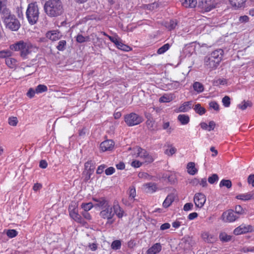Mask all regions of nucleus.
Segmentation results:
<instances>
[{
  "label": "nucleus",
  "instance_id": "f257e3e1",
  "mask_svg": "<svg viewBox=\"0 0 254 254\" xmlns=\"http://www.w3.org/2000/svg\"><path fill=\"white\" fill-rule=\"evenodd\" d=\"M93 200L96 202L94 207H98L101 210L100 212V217L107 219L108 223H113L114 222V220H112L114 217L113 205H111L109 201L104 198H93Z\"/></svg>",
  "mask_w": 254,
  "mask_h": 254
},
{
  "label": "nucleus",
  "instance_id": "f03ea898",
  "mask_svg": "<svg viewBox=\"0 0 254 254\" xmlns=\"http://www.w3.org/2000/svg\"><path fill=\"white\" fill-rule=\"evenodd\" d=\"M11 50L20 51V56L23 59H26L32 52H34L36 48L29 42L23 40L19 41L9 46Z\"/></svg>",
  "mask_w": 254,
  "mask_h": 254
},
{
  "label": "nucleus",
  "instance_id": "7ed1b4c3",
  "mask_svg": "<svg viewBox=\"0 0 254 254\" xmlns=\"http://www.w3.org/2000/svg\"><path fill=\"white\" fill-rule=\"evenodd\" d=\"M44 10L51 17L59 16L63 12V7L60 0H49L44 5Z\"/></svg>",
  "mask_w": 254,
  "mask_h": 254
},
{
  "label": "nucleus",
  "instance_id": "20e7f679",
  "mask_svg": "<svg viewBox=\"0 0 254 254\" xmlns=\"http://www.w3.org/2000/svg\"><path fill=\"white\" fill-rule=\"evenodd\" d=\"M26 15L30 24L33 25L37 23L39 17V10L36 2H32L28 4Z\"/></svg>",
  "mask_w": 254,
  "mask_h": 254
},
{
  "label": "nucleus",
  "instance_id": "39448f33",
  "mask_svg": "<svg viewBox=\"0 0 254 254\" xmlns=\"http://www.w3.org/2000/svg\"><path fill=\"white\" fill-rule=\"evenodd\" d=\"M3 16V22L6 28L12 31H17L20 27V24L17 19L13 15L10 14L2 13Z\"/></svg>",
  "mask_w": 254,
  "mask_h": 254
},
{
  "label": "nucleus",
  "instance_id": "423d86ee",
  "mask_svg": "<svg viewBox=\"0 0 254 254\" xmlns=\"http://www.w3.org/2000/svg\"><path fill=\"white\" fill-rule=\"evenodd\" d=\"M124 119L127 125L129 127L139 125L143 121L142 117L134 113L126 115Z\"/></svg>",
  "mask_w": 254,
  "mask_h": 254
},
{
  "label": "nucleus",
  "instance_id": "0eeeda50",
  "mask_svg": "<svg viewBox=\"0 0 254 254\" xmlns=\"http://www.w3.org/2000/svg\"><path fill=\"white\" fill-rule=\"evenodd\" d=\"M134 155L136 157H139L142 162L148 163L153 161L152 157L149 155L144 149L136 147L134 148Z\"/></svg>",
  "mask_w": 254,
  "mask_h": 254
},
{
  "label": "nucleus",
  "instance_id": "6e6552de",
  "mask_svg": "<svg viewBox=\"0 0 254 254\" xmlns=\"http://www.w3.org/2000/svg\"><path fill=\"white\" fill-rule=\"evenodd\" d=\"M215 4L214 0H201L198 2V6L202 10L207 12L214 8Z\"/></svg>",
  "mask_w": 254,
  "mask_h": 254
},
{
  "label": "nucleus",
  "instance_id": "1a4fd4ad",
  "mask_svg": "<svg viewBox=\"0 0 254 254\" xmlns=\"http://www.w3.org/2000/svg\"><path fill=\"white\" fill-rule=\"evenodd\" d=\"M253 231H254V227L243 223L234 230L233 233L235 235H240Z\"/></svg>",
  "mask_w": 254,
  "mask_h": 254
},
{
  "label": "nucleus",
  "instance_id": "9d476101",
  "mask_svg": "<svg viewBox=\"0 0 254 254\" xmlns=\"http://www.w3.org/2000/svg\"><path fill=\"white\" fill-rule=\"evenodd\" d=\"M68 209L69 216L72 219L78 223H83V220H82L81 216L78 214V210L75 203H74L73 205H70L69 206Z\"/></svg>",
  "mask_w": 254,
  "mask_h": 254
},
{
  "label": "nucleus",
  "instance_id": "9b49d317",
  "mask_svg": "<svg viewBox=\"0 0 254 254\" xmlns=\"http://www.w3.org/2000/svg\"><path fill=\"white\" fill-rule=\"evenodd\" d=\"M239 216L235 214L233 210L230 209L223 213L222 220L225 222H232L239 218Z\"/></svg>",
  "mask_w": 254,
  "mask_h": 254
},
{
  "label": "nucleus",
  "instance_id": "f8f14e48",
  "mask_svg": "<svg viewBox=\"0 0 254 254\" xmlns=\"http://www.w3.org/2000/svg\"><path fill=\"white\" fill-rule=\"evenodd\" d=\"M206 200L205 195L200 192L195 194L193 197V201L196 207L201 208L205 204Z\"/></svg>",
  "mask_w": 254,
  "mask_h": 254
},
{
  "label": "nucleus",
  "instance_id": "ddd939ff",
  "mask_svg": "<svg viewBox=\"0 0 254 254\" xmlns=\"http://www.w3.org/2000/svg\"><path fill=\"white\" fill-rule=\"evenodd\" d=\"M84 167L87 175L86 178L87 179H89L95 168V163L92 161H87L85 163Z\"/></svg>",
  "mask_w": 254,
  "mask_h": 254
},
{
  "label": "nucleus",
  "instance_id": "4468645a",
  "mask_svg": "<svg viewBox=\"0 0 254 254\" xmlns=\"http://www.w3.org/2000/svg\"><path fill=\"white\" fill-rule=\"evenodd\" d=\"M204 64L207 68L211 69L215 68L218 65L210 54L205 58Z\"/></svg>",
  "mask_w": 254,
  "mask_h": 254
},
{
  "label": "nucleus",
  "instance_id": "2eb2a0df",
  "mask_svg": "<svg viewBox=\"0 0 254 254\" xmlns=\"http://www.w3.org/2000/svg\"><path fill=\"white\" fill-rule=\"evenodd\" d=\"M113 209L114 216L116 214L119 218H121L124 216L125 212L118 202H114Z\"/></svg>",
  "mask_w": 254,
  "mask_h": 254
},
{
  "label": "nucleus",
  "instance_id": "dca6fc26",
  "mask_svg": "<svg viewBox=\"0 0 254 254\" xmlns=\"http://www.w3.org/2000/svg\"><path fill=\"white\" fill-rule=\"evenodd\" d=\"M210 55L212 56V57L213 58L215 62L219 65L222 59L223 51L221 49H217L213 51Z\"/></svg>",
  "mask_w": 254,
  "mask_h": 254
},
{
  "label": "nucleus",
  "instance_id": "f3484780",
  "mask_svg": "<svg viewBox=\"0 0 254 254\" xmlns=\"http://www.w3.org/2000/svg\"><path fill=\"white\" fill-rule=\"evenodd\" d=\"M114 146V143L112 140H107L102 142L100 144L101 149L103 151L112 150Z\"/></svg>",
  "mask_w": 254,
  "mask_h": 254
},
{
  "label": "nucleus",
  "instance_id": "a211bd4d",
  "mask_svg": "<svg viewBox=\"0 0 254 254\" xmlns=\"http://www.w3.org/2000/svg\"><path fill=\"white\" fill-rule=\"evenodd\" d=\"M46 37L54 41L60 39L62 37V34L58 31H50L46 33Z\"/></svg>",
  "mask_w": 254,
  "mask_h": 254
},
{
  "label": "nucleus",
  "instance_id": "6ab92c4d",
  "mask_svg": "<svg viewBox=\"0 0 254 254\" xmlns=\"http://www.w3.org/2000/svg\"><path fill=\"white\" fill-rule=\"evenodd\" d=\"M129 202H127L126 200L123 199L124 203L126 205H130L132 203L134 202V197L136 196V190L134 188H130L129 192Z\"/></svg>",
  "mask_w": 254,
  "mask_h": 254
},
{
  "label": "nucleus",
  "instance_id": "aec40b11",
  "mask_svg": "<svg viewBox=\"0 0 254 254\" xmlns=\"http://www.w3.org/2000/svg\"><path fill=\"white\" fill-rule=\"evenodd\" d=\"M191 106L192 102H186L181 105L178 109H177L176 112L177 113L187 112L191 109Z\"/></svg>",
  "mask_w": 254,
  "mask_h": 254
},
{
  "label": "nucleus",
  "instance_id": "412c9836",
  "mask_svg": "<svg viewBox=\"0 0 254 254\" xmlns=\"http://www.w3.org/2000/svg\"><path fill=\"white\" fill-rule=\"evenodd\" d=\"M202 239L204 241L208 243H212L215 241V236L207 232H204L201 234Z\"/></svg>",
  "mask_w": 254,
  "mask_h": 254
},
{
  "label": "nucleus",
  "instance_id": "4be33fe9",
  "mask_svg": "<svg viewBox=\"0 0 254 254\" xmlns=\"http://www.w3.org/2000/svg\"><path fill=\"white\" fill-rule=\"evenodd\" d=\"M161 245L160 243H156L147 250V254H156L159 253L161 251Z\"/></svg>",
  "mask_w": 254,
  "mask_h": 254
},
{
  "label": "nucleus",
  "instance_id": "5701e85b",
  "mask_svg": "<svg viewBox=\"0 0 254 254\" xmlns=\"http://www.w3.org/2000/svg\"><path fill=\"white\" fill-rule=\"evenodd\" d=\"M246 0H229L232 7L237 9L244 6Z\"/></svg>",
  "mask_w": 254,
  "mask_h": 254
},
{
  "label": "nucleus",
  "instance_id": "b1692460",
  "mask_svg": "<svg viewBox=\"0 0 254 254\" xmlns=\"http://www.w3.org/2000/svg\"><path fill=\"white\" fill-rule=\"evenodd\" d=\"M175 195L173 193L169 194L164 201L163 206L165 208H167L170 206L175 199Z\"/></svg>",
  "mask_w": 254,
  "mask_h": 254
},
{
  "label": "nucleus",
  "instance_id": "393cba45",
  "mask_svg": "<svg viewBox=\"0 0 254 254\" xmlns=\"http://www.w3.org/2000/svg\"><path fill=\"white\" fill-rule=\"evenodd\" d=\"M182 4L185 7L193 8L197 4L196 0H181Z\"/></svg>",
  "mask_w": 254,
  "mask_h": 254
},
{
  "label": "nucleus",
  "instance_id": "a878e982",
  "mask_svg": "<svg viewBox=\"0 0 254 254\" xmlns=\"http://www.w3.org/2000/svg\"><path fill=\"white\" fill-rule=\"evenodd\" d=\"M143 186L146 192L149 193L154 192L157 190L156 184L153 183H146Z\"/></svg>",
  "mask_w": 254,
  "mask_h": 254
},
{
  "label": "nucleus",
  "instance_id": "bb28decb",
  "mask_svg": "<svg viewBox=\"0 0 254 254\" xmlns=\"http://www.w3.org/2000/svg\"><path fill=\"white\" fill-rule=\"evenodd\" d=\"M236 198L242 200H249L251 199H254V192L247 193L238 195Z\"/></svg>",
  "mask_w": 254,
  "mask_h": 254
},
{
  "label": "nucleus",
  "instance_id": "cd10ccee",
  "mask_svg": "<svg viewBox=\"0 0 254 254\" xmlns=\"http://www.w3.org/2000/svg\"><path fill=\"white\" fill-rule=\"evenodd\" d=\"M194 52V47L192 45H187L185 46L183 50V52L185 55V56L190 57Z\"/></svg>",
  "mask_w": 254,
  "mask_h": 254
},
{
  "label": "nucleus",
  "instance_id": "c85d7f7f",
  "mask_svg": "<svg viewBox=\"0 0 254 254\" xmlns=\"http://www.w3.org/2000/svg\"><path fill=\"white\" fill-rule=\"evenodd\" d=\"M187 171L189 174L194 175L197 172V170L195 167V164L193 162H189L187 165Z\"/></svg>",
  "mask_w": 254,
  "mask_h": 254
},
{
  "label": "nucleus",
  "instance_id": "c756f323",
  "mask_svg": "<svg viewBox=\"0 0 254 254\" xmlns=\"http://www.w3.org/2000/svg\"><path fill=\"white\" fill-rule=\"evenodd\" d=\"M178 120L183 125L188 124L190 122V117L185 114H180L178 116Z\"/></svg>",
  "mask_w": 254,
  "mask_h": 254
},
{
  "label": "nucleus",
  "instance_id": "7c9ffc66",
  "mask_svg": "<svg viewBox=\"0 0 254 254\" xmlns=\"http://www.w3.org/2000/svg\"><path fill=\"white\" fill-rule=\"evenodd\" d=\"M174 99L173 95L171 94H164L159 98V102L161 103H169Z\"/></svg>",
  "mask_w": 254,
  "mask_h": 254
},
{
  "label": "nucleus",
  "instance_id": "2f4dec72",
  "mask_svg": "<svg viewBox=\"0 0 254 254\" xmlns=\"http://www.w3.org/2000/svg\"><path fill=\"white\" fill-rule=\"evenodd\" d=\"M5 64L9 67L13 68L17 64V60L10 57L5 59Z\"/></svg>",
  "mask_w": 254,
  "mask_h": 254
},
{
  "label": "nucleus",
  "instance_id": "473e14b6",
  "mask_svg": "<svg viewBox=\"0 0 254 254\" xmlns=\"http://www.w3.org/2000/svg\"><path fill=\"white\" fill-rule=\"evenodd\" d=\"M0 13H8V9L6 8V0H0Z\"/></svg>",
  "mask_w": 254,
  "mask_h": 254
},
{
  "label": "nucleus",
  "instance_id": "72a5a7b5",
  "mask_svg": "<svg viewBox=\"0 0 254 254\" xmlns=\"http://www.w3.org/2000/svg\"><path fill=\"white\" fill-rule=\"evenodd\" d=\"M252 106V103L251 102L249 101H243L240 104L238 105V107L242 110H246L248 107H251Z\"/></svg>",
  "mask_w": 254,
  "mask_h": 254
},
{
  "label": "nucleus",
  "instance_id": "f704fd0d",
  "mask_svg": "<svg viewBox=\"0 0 254 254\" xmlns=\"http://www.w3.org/2000/svg\"><path fill=\"white\" fill-rule=\"evenodd\" d=\"M12 55V52L8 50H2L0 51V58L5 59L11 57Z\"/></svg>",
  "mask_w": 254,
  "mask_h": 254
},
{
  "label": "nucleus",
  "instance_id": "c9c22d12",
  "mask_svg": "<svg viewBox=\"0 0 254 254\" xmlns=\"http://www.w3.org/2000/svg\"><path fill=\"white\" fill-rule=\"evenodd\" d=\"M116 46L119 49L124 51H129L131 50V48L129 46L123 44L121 39L116 45Z\"/></svg>",
  "mask_w": 254,
  "mask_h": 254
},
{
  "label": "nucleus",
  "instance_id": "e433bc0d",
  "mask_svg": "<svg viewBox=\"0 0 254 254\" xmlns=\"http://www.w3.org/2000/svg\"><path fill=\"white\" fill-rule=\"evenodd\" d=\"M193 88L198 93L202 92L204 90L203 85L199 82H195L193 84Z\"/></svg>",
  "mask_w": 254,
  "mask_h": 254
},
{
  "label": "nucleus",
  "instance_id": "4c0bfd02",
  "mask_svg": "<svg viewBox=\"0 0 254 254\" xmlns=\"http://www.w3.org/2000/svg\"><path fill=\"white\" fill-rule=\"evenodd\" d=\"M220 240L223 242H227L231 240V236L225 232H222L219 235Z\"/></svg>",
  "mask_w": 254,
  "mask_h": 254
},
{
  "label": "nucleus",
  "instance_id": "58836bf2",
  "mask_svg": "<svg viewBox=\"0 0 254 254\" xmlns=\"http://www.w3.org/2000/svg\"><path fill=\"white\" fill-rule=\"evenodd\" d=\"M194 110L196 113L200 115L204 114L206 111L205 109L203 107H201L199 104H197L195 105Z\"/></svg>",
  "mask_w": 254,
  "mask_h": 254
},
{
  "label": "nucleus",
  "instance_id": "ea45409f",
  "mask_svg": "<svg viewBox=\"0 0 254 254\" xmlns=\"http://www.w3.org/2000/svg\"><path fill=\"white\" fill-rule=\"evenodd\" d=\"M177 25V22L176 20H170L169 22L165 23L166 27L169 30L174 29Z\"/></svg>",
  "mask_w": 254,
  "mask_h": 254
},
{
  "label": "nucleus",
  "instance_id": "a19ab883",
  "mask_svg": "<svg viewBox=\"0 0 254 254\" xmlns=\"http://www.w3.org/2000/svg\"><path fill=\"white\" fill-rule=\"evenodd\" d=\"M170 48V45L168 43H167L158 49V50H157V53L158 54H164L167 50H168Z\"/></svg>",
  "mask_w": 254,
  "mask_h": 254
},
{
  "label": "nucleus",
  "instance_id": "79ce46f5",
  "mask_svg": "<svg viewBox=\"0 0 254 254\" xmlns=\"http://www.w3.org/2000/svg\"><path fill=\"white\" fill-rule=\"evenodd\" d=\"M47 87L46 85L43 84H40L38 85L35 89L36 93L37 94L46 92L47 91Z\"/></svg>",
  "mask_w": 254,
  "mask_h": 254
},
{
  "label": "nucleus",
  "instance_id": "37998d69",
  "mask_svg": "<svg viewBox=\"0 0 254 254\" xmlns=\"http://www.w3.org/2000/svg\"><path fill=\"white\" fill-rule=\"evenodd\" d=\"M176 151L177 149L175 147L170 146L168 149H166L165 151V153L168 156H172L174 154Z\"/></svg>",
  "mask_w": 254,
  "mask_h": 254
},
{
  "label": "nucleus",
  "instance_id": "c03bdc74",
  "mask_svg": "<svg viewBox=\"0 0 254 254\" xmlns=\"http://www.w3.org/2000/svg\"><path fill=\"white\" fill-rule=\"evenodd\" d=\"M219 186L220 187H226L227 188L229 189L232 186V183L229 180H222L219 184Z\"/></svg>",
  "mask_w": 254,
  "mask_h": 254
},
{
  "label": "nucleus",
  "instance_id": "a18cd8bd",
  "mask_svg": "<svg viewBox=\"0 0 254 254\" xmlns=\"http://www.w3.org/2000/svg\"><path fill=\"white\" fill-rule=\"evenodd\" d=\"M81 206V208L83 209L84 211L87 212L91 209V208H93V207L94 206V205L91 202L82 203Z\"/></svg>",
  "mask_w": 254,
  "mask_h": 254
},
{
  "label": "nucleus",
  "instance_id": "49530a36",
  "mask_svg": "<svg viewBox=\"0 0 254 254\" xmlns=\"http://www.w3.org/2000/svg\"><path fill=\"white\" fill-rule=\"evenodd\" d=\"M89 41V38L88 37H84L81 34H78L76 36V41L78 43H83L84 42H87Z\"/></svg>",
  "mask_w": 254,
  "mask_h": 254
},
{
  "label": "nucleus",
  "instance_id": "de8ad7c7",
  "mask_svg": "<svg viewBox=\"0 0 254 254\" xmlns=\"http://www.w3.org/2000/svg\"><path fill=\"white\" fill-rule=\"evenodd\" d=\"M223 105L225 107H229L230 105V98L228 96H225L223 98L222 100Z\"/></svg>",
  "mask_w": 254,
  "mask_h": 254
},
{
  "label": "nucleus",
  "instance_id": "09e8293b",
  "mask_svg": "<svg viewBox=\"0 0 254 254\" xmlns=\"http://www.w3.org/2000/svg\"><path fill=\"white\" fill-rule=\"evenodd\" d=\"M18 123V120L16 117H11L8 119V124L12 126H16Z\"/></svg>",
  "mask_w": 254,
  "mask_h": 254
},
{
  "label": "nucleus",
  "instance_id": "8fccbe9b",
  "mask_svg": "<svg viewBox=\"0 0 254 254\" xmlns=\"http://www.w3.org/2000/svg\"><path fill=\"white\" fill-rule=\"evenodd\" d=\"M209 105L211 109H212L216 111H218L219 110V106L218 104L215 101L210 102Z\"/></svg>",
  "mask_w": 254,
  "mask_h": 254
},
{
  "label": "nucleus",
  "instance_id": "3c124183",
  "mask_svg": "<svg viewBox=\"0 0 254 254\" xmlns=\"http://www.w3.org/2000/svg\"><path fill=\"white\" fill-rule=\"evenodd\" d=\"M6 235L9 238H12L17 235V232L14 229L8 230L6 232Z\"/></svg>",
  "mask_w": 254,
  "mask_h": 254
},
{
  "label": "nucleus",
  "instance_id": "603ef678",
  "mask_svg": "<svg viewBox=\"0 0 254 254\" xmlns=\"http://www.w3.org/2000/svg\"><path fill=\"white\" fill-rule=\"evenodd\" d=\"M218 180V177L216 174H213L208 179V182L213 184Z\"/></svg>",
  "mask_w": 254,
  "mask_h": 254
},
{
  "label": "nucleus",
  "instance_id": "864d4df0",
  "mask_svg": "<svg viewBox=\"0 0 254 254\" xmlns=\"http://www.w3.org/2000/svg\"><path fill=\"white\" fill-rule=\"evenodd\" d=\"M121 243L120 241L116 240L113 242L111 247L113 249L118 250L121 248Z\"/></svg>",
  "mask_w": 254,
  "mask_h": 254
},
{
  "label": "nucleus",
  "instance_id": "5fc2aeb1",
  "mask_svg": "<svg viewBox=\"0 0 254 254\" xmlns=\"http://www.w3.org/2000/svg\"><path fill=\"white\" fill-rule=\"evenodd\" d=\"M65 45L66 41L65 40H61L59 42L57 48L60 51H63L65 48Z\"/></svg>",
  "mask_w": 254,
  "mask_h": 254
},
{
  "label": "nucleus",
  "instance_id": "6e6d98bb",
  "mask_svg": "<svg viewBox=\"0 0 254 254\" xmlns=\"http://www.w3.org/2000/svg\"><path fill=\"white\" fill-rule=\"evenodd\" d=\"M163 128L166 130L167 132L169 133H170L173 130V128L170 127V124L169 122H166L163 124Z\"/></svg>",
  "mask_w": 254,
  "mask_h": 254
},
{
  "label": "nucleus",
  "instance_id": "4d7b16f0",
  "mask_svg": "<svg viewBox=\"0 0 254 254\" xmlns=\"http://www.w3.org/2000/svg\"><path fill=\"white\" fill-rule=\"evenodd\" d=\"M235 210V213L239 215H242L244 213V210L241 205L236 206Z\"/></svg>",
  "mask_w": 254,
  "mask_h": 254
},
{
  "label": "nucleus",
  "instance_id": "13d9d810",
  "mask_svg": "<svg viewBox=\"0 0 254 254\" xmlns=\"http://www.w3.org/2000/svg\"><path fill=\"white\" fill-rule=\"evenodd\" d=\"M193 206V205L192 203H187L184 205L183 209L186 211L191 210L192 209Z\"/></svg>",
  "mask_w": 254,
  "mask_h": 254
},
{
  "label": "nucleus",
  "instance_id": "bf43d9fd",
  "mask_svg": "<svg viewBox=\"0 0 254 254\" xmlns=\"http://www.w3.org/2000/svg\"><path fill=\"white\" fill-rule=\"evenodd\" d=\"M143 162L140 160H134L131 162V166L135 168L139 167Z\"/></svg>",
  "mask_w": 254,
  "mask_h": 254
},
{
  "label": "nucleus",
  "instance_id": "052dcab7",
  "mask_svg": "<svg viewBox=\"0 0 254 254\" xmlns=\"http://www.w3.org/2000/svg\"><path fill=\"white\" fill-rule=\"evenodd\" d=\"M115 172V169L112 167H110L105 170V174L108 176L112 175Z\"/></svg>",
  "mask_w": 254,
  "mask_h": 254
},
{
  "label": "nucleus",
  "instance_id": "680f3d73",
  "mask_svg": "<svg viewBox=\"0 0 254 254\" xmlns=\"http://www.w3.org/2000/svg\"><path fill=\"white\" fill-rule=\"evenodd\" d=\"M168 180L171 183H175L177 181L176 175L174 174H171L168 176Z\"/></svg>",
  "mask_w": 254,
  "mask_h": 254
},
{
  "label": "nucleus",
  "instance_id": "e2e57ef3",
  "mask_svg": "<svg viewBox=\"0 0 254 254\" xmlns=\"http://www.w3.org/2000/svg\"><path fill=\"white\" fill-rule=\"evenodd\" d=\"M106 167V166L105 165H101L99 166L97 168V170L96 171V173L98 174H102L103 172Z\"/></svg>",
  "mask_w": 254,
  "mask_h": 254
},
{
  "label": "nucleus",
  "instance_id": "0e129e2a",
  "mask_svg": "<svg viewBox=\"0 0 254 254\" xmlns=\"http://www.w3.org/2000/svg\"><path fill=\"white\" fill-rule=\"evenodd\" d=\"M36 93V90H34L33 88H30L27 93V95L30 97L32 98L34 97L35 94Z\"/></svg>",
  "mask_w": 254,
  "mask_h": 254
},
{
  "label": "nucleus",
  "instance_id": "69168bd1",
  "mask_svg": "<svg viewBox=\"0 0 254 254\" xmlns=\"http://www.w3.org/2000/svg\"><path fill=\"white\" fill-rule=\"evenodd\" d=\"M248 182L254 187V175H250L248 178Z\"/></svg>",
  "mask_w": 254,
  "mask_h": 254
},
{
  "label": "nucleus",
  "instance_id": "338daca9",
  "mask_svg": "<svg viewBox=\"0 0 254 254\" xmlns=\"http://www.w3.org/2000/svg\"><path fill=\"white\" fill-rule=\"evenodd\" d=\"M216 124L215 123L214 121H210L209 123V125H208V131L212 130L214 129L215 127Z\"/></svg>",
  "mask_w": 254,
  "mask_h": 254
},
{
  "label": "nucleus",
  "instance_id": "774afa93",
  "mask_svg": "<svg viewBox=\"0 0 254 254\" xmlns=\"http://www.w3.org/2000/svg\"><path fill=\"white\" fill-rule=\"evenodd\" d=\"M249 18L247 15H244L239 17V21L241 23L247 22L249 21Z\"/></svg>",
  "mask_w": 254,
  "mask_h": 254
}]
</instances>
